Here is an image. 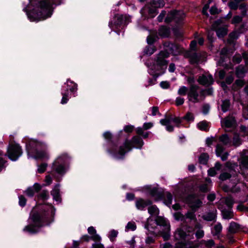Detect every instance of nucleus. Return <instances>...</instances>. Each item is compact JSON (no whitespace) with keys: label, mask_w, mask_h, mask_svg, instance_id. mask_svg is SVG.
Masks as SVG:
<instances>
[{"label":"nucleus","mask_w":248,"mask_h":248,"mask_svg":"<svg viewBox=\"0 0 248 248\" xmlns=\"http://www.w3.org/2000/svg\"><path fill=\"white\" fill-rule=\"evenodd\" d=\"M210 13L211 15H215L219 13V11L216 6H212L210 9Z\"/></svg>","instance_id":"774afa93"},{"label":"nucleus","mask_w":248,"mask_h":248,"mask_svg":"<svg viewBox=\"0 0 248 248\" xmlns=\"http://www.w3.org/2000/svg\"><path fill=\"white\" fill-rule=\"evenodd\" d=\"M174 237L175 240L178 241L175 244V248H186V228L185 226L178 228Z\"/></svg>","instance_id":"39448f33"},{"label":"nucleus","mask_w":248,"mask_h":248,"mask_svg":"<svg viewBox=\"0 0 248 248\" xmlns=\"http://www.w3.org/2000/svg\"><path fill=\"white\" fill-rule=\"evenodd\" d=\"M198 86L196 85H191L190 87L189 91L188 93V97L189 101L193 102H197L198 101V93L197 90Z\"/></svg>","instance_id":"4468645a"},{"label":"nucleus","mask_w":248,"mask_h":248,"mask_svg":"<svg viewBox=\"0 0 248 248\" xmlns=\"http://www.w3.org/2000/svg\"><path fill=\"white\" fill-rule=\"evenodd\" d=\"M155 49L153 46H148L145 50V53L148 55H151L154 53Z\"/></svg>","instance_id":"6e6d98bb"},{"label":"nucleus","mask_w":248,"mask_h":248,"mask_svg":"<svg viewBox=\"0 0 248 248\" xmlns=\"http://www.w3.org/2000/svg\"><path fill=\"white\" fill-rule=\"evenodd\" d=\"M144 144L142 140L139 137H134L131 140H126L123 145L120 146L116 154L120 156H123L125 154L132 149V145L134 144L137 148H141Z\"/></svg>","instance_id":"20e7f679"},{"label":"nucleus","mask_w":248,"mask_h":248,"mask_svg":"<svg viewBox=\"0 0 248 248\" xmlns=\"http://www.w3.org/2000/svg\"><path fill=\"white\" fill-rule=\"evenodd\" d=\"M47 165L46 163H43L38 166V168L37 169L38 172L39 173L44 172L47 167Z\"/></svg>","instance_id":"4d7b16f0"},{"label":"nucleus","mask_w":248,"mask_h":248,"mask_svg":"<svg viewBox=\"0 0 248 248\" xmlns=\"http://www.w3.org/2000/svg\"><path fill=\"white\" fill-rule=\"evenodd\" d=\"M155 223L153 220L151 218H148L147 219V224L146 225V228L147 230L151 232H154L155 231L154 227L152 226V223Z\"/></svg>","instance_id":"a19ab883"},{"label":"nucleus","mask_w":248,"mask_h":248,"mask_svg":"<svg viewBox=\"0 0 248 248\" xmlns=\"http://www.w3.org/2000/svg\"><path fill=\"white\" fill-rule=\"evenodd\" d=\"M222 230V226L220 223H217L216 224L212 231V233L213 236H217V238H219L221 231Z\"/></svg>","instance_id":"412c9836"},{"label":"nucleus","mask_w":248,"mask_h":248,"mask_svg":"<svg viewBox=\"0 0 248 248\" xmlns=\"http://www.w3.org/2000/svg\"><path fill=\"white\" fill-rule=\"evenodd\" d=\"M49 195L47 190H43L38 195V197L43 200H46L48 198Z\"/></svg>","instance_id":"8fccbe9b"},{"label":"nucleus","mask_w":248,"mask_h":248,"mask_svg":"<svg viewBox=\"0 0 248 248\" xmlns=\"http://www.w3.org/2000/svg\"><path fill=\"white\" fill-rule=\"evenodd\" d=\"M239 9L241 10V14L242 16H245L248 11V6L245 3H242L239 6Z\"/></svg>","instance_id":"58836bf2"},{"label":"nucleus","mask_w":248,"mask_h":248,"mask_svg":"<svg viewBox=\"0 0 248 248\" xmlns=\"http://www.w3.org/2000/svg\"><path fill=\"white\" fill-rule=\"evenodd\" d=\"M216 211L209 212L202 216V218L206 221L214 220L216 218Z\"/></svg>","instance_id":"b1692460"},{"label":"nucleus","mask_w":248,"mask_h":248,"mask_svg":"<svg viewBox=\"0 0 248 248\" xmlns=\"http://www.w3.org/2000/svg\"><path fill=\"white\" fill-rule=\"evenodd\" d=\"M216 33L219 38H222L227 34L228 30L226 27L219 28L216 30Z\"/></svg>","instance_id":"f704fd0d"},{"label":"nucleus","mask_w":248,"mask_h":248,"mask_svg":"<svg viewBox=\"0 0 248 248\" xmlns=\"http://www.w3.org/2000/svg\"><path fill=\"white\" fill-rule=\"evenodd\" d=\"M200 190L202 192H207L209 191V189L207 184H203L200 186Z\"/></svg>","instance_id":"680f3d73"},{"label":"nucleus","mask_w":248,"mask_h":248,"mask_svg":"<svg viewBox=\"0 0 248 248\" xmlns=\"http://www.w3.org/2000/svg\"><path fill=\"white\" fill-rule=\"evenodd\" d=\"M236 121L235 118L232 116H228L225 118L222 122V126L226 128H231L234 126Z\"/></svg>","instance_id":"f3484780"},{"label":"nucleus","mask_w":248,"mask_h":248,"mask_svg":"<svg viewBox=\"0 0 248 248\" xmlns=\"http://www.w3.org/2000/svg\"><path fill=\"white\" fill-rule=\"evenodd\" d=\"M198 126L201 130L207 131L208 129V124L206 121H202L198 124Z\"/></svg>","instance_id":"a18cd8bd"},{"label":"nucleus","mask_w":248,"mask_h":248,"mask_svg":"<svg viewBox=\"0 0 248 248\" xmlns=\"http://www.w3.org/2000/svg\"><path fill=\"white\" fill-rule=\"evenodd\" d=\"M238 3L239 2L231 0V1L228 3V6L231 9L236 10L239 7Z\"/></svg>","instance_id":"09e8293b"},{"label":"nucleus","mask_w":248,"mask_h":248,"mask_svg":"<svg viewBox=\"0 0 248 248\" xmlns=\"http://www.w3.org/2000/svg\"><path fill=\"white\" fill-rule=\"evenodd\" d=\"M30 219L32 224L26 226L24 231L34 233L37 232L36 227H40L46 220V217L37 212H33L30 216Z\"/></svg>","instance_id":"7ed1b4c3"},{"label":"nucleus","mask_w":248,"mask_h":248,"mask_svg":"<svg viewBox=\"0 0 248 248\" xmlns=\"http://www.w3.org/2000/svg\"><path fill=\"white\" fill-rule=\"evenodd\" d=\"M145 188L148 191L149 194L155 201L161 200L164 195V190L160 187L147 186Z\"/></svg>","instance_id":"9b49d317"},{"label":"nucleus","mask_w":248,"mask_h":248,"mask_svg":"<svg viewBox=\"0 0 248 248\" xmlns=\"http://www.w3.org/2000/svg\"><path fill=\"white\" fill-rule=\"evenodd\" d=\"M187 57L191 64L197 65L199 63L205 61L206 53L204 52H187Z\"/></svg>","instance_id":"0eeeda50"},{"label":"nucleus","mask_w":248,"mask_h":248,"mask_svg":"<svg viewBox=\"0 0 248 248\" xmlns=\"http://www.w3.org/2000/svg\"><path fill=\"white\" fill-rule=\"evenodd\" d=\"M152 202L149 200H144L142 199H140L136 202V206L138 209L140 210H143L147 206L151 205Z\"/></svg>","instance_id":"6ab92c4d"},{"label":"nucleus","mask_w":248,"mask_h":248,"mask_svg":"<svg viewBox=\"0 0 248 248\" xmlns=\"http://www.w3.org/2000/svg\"><path fill=\"white\" fill-rule=\"evenodd\" d=\"M158 34L162 37H168L170 34V31L168 29L165 27H161L158 31Z\"/></svg>","instance_id":"c9c22d12"},{"label":"nucleus","mask_w":248,"mask_h":248,"mask_svg":"<svg viewBox=\"0 0 248 248\" xmlns=\"http://www.w3.org/2000/svg\"><path fill=\"white\" fill-rule=\"evenodd\" d=\"M221 168V164L219 162H217L215 164V167L210 168L208 170V174L209 176L213 177L217 174V171L220 170Z\"/></svg>","instance_id":"aec40b11"},{"label":"nucleus","mask_w":248,"mask_h":248,"mask_svg":"<svg viewBox=\"0 0 248 248\" xmlns=\"http://www.w3.org/2000/svg\"><path fill=\"white\" fill-rule=\"evenodd\" d=\"M169 56V53L166 51H163L160 52L157 56L156 63L157 66L160 67L161 71L160 73H156L155 75V78L164 74L165 70L167 68V62L166 59Z\"/></svg>","instance_id":"423d86ee"},{"label":"nucleus","mask_w":248,"mask_h":248,"mask_svg":"<svg viewBox=\"0 0 248 248\" xmlns=\"http://www.w3.org/2000/svg\"><path fill=\"white\" fill-rule=\"evenodd\" d=\"M247 72V69L242 65H239L235 69L236 76L239 78H243Z\"/></svg>","instance_id":"4be33fe9"},{"label":"nucleus","mask_w":248,"mask_h":248,"mask_svg":"<svg viewBox=\"0 0 248 248\" xmlns=\"http://www.w3.org/2000/svg\"><path fill=\"white\" fill-rule=\"evenodd\" d=\"M242 144V140L237 133H234L232 138V145L236 147Z\"/></svg>","instance_id":"473e14b6"},{"label":"nucleus","mask_w":248,"mask_h":248,"mask_svg":"<svg viewBox=\"0 0 248 248\" xmlns=\"http://www.w3.org/2000/svg\"><path fill=\"white\" fill-rule=\"evenodd\" d=\"M36 158H48V155L45 151H40L36 153Z\"/></svg>","instance_id":"de8ad7c7"},{"label":"nucleus","mask_w":248,"mask_h":248,"mask_svg":"<svg viewBox=\"0 0 248 248\" xmlns=\"http://www.w3.org/2000/svg\"><path fill=\"white\" fill-rule=\"evenodd\" d=\"M231 106L230 100L229 99H225L222 100L221 105V108L223 112H225L229 110Z\"/></svg>","instance_id":"c756f323"},{"label":"nucleus","mask_w":248,"mask_h":248,"mask_svg":"<svg viewBox=\"0 0 248 248\" xmlns=\"http://www.w3.org/2000/svg\"><path fill=\"white\" fill-rule=\"evenodd\" d=\"M155 221L156 225L162 227V230L165 231L166 232L170 231V225L164 218L158 216Z\"/></svg>","instance_id":"dca6fc26"},{"label":"nucleus","mask_w":248,"mask_h":248,"mask_svg":"<svg viewBox=\"0 0 248 248\" xmlns=\"http://www.w3.org/2000/svg\"><path fill=\"white\" fill-rule=\"evenodd\" d=\"M202 202L197 195L192 194L187 196V205L191 210V212H187V219L190 220L191 229L193 231L194 228L201 227V224L197 220L195 213L202 206Z\"/></svg>","instance_id":"f03ea898"},{"label":"nucleus","mask_w":248,"mask_h":248,"mask_svg":"<svg viewBox=\"0 0 248 248\" xmlns=\"http://www.w3.org/2000/svg\"><path fill=\"white\" fill-rule=\"evenodd\" d=\"M198 243L193 244L190 241H187V248H198Z\"/></svg>","instance_id":"0e129e2a"},{"label":"nucleus","mask_w":248,"mask_h":248,"mask_svg":"<svg viewBox=\"0 0 248 248\" xmlns=\"http://www.w3.org/2000/svg\"><path fill=\"white\" fill-rule=\"evenodd\" d=\"M217 139L215 137H211L208 138L206 140V144L209 147H210L214 142H216Z\"/></svg>","instance_id":"864d4df0"},{"label":"nucleus","mask_w":248,"mask_h":248,"mask_svg":"<svg viewBox=\"0 0 248 248\" xmlns=\"http://www.w3.org/2000/svg\"><path fill=\"white\" fill-rule=\"evenodd\" d=\"M240 168L248 171V156H242L240 163ZM248 174V172H247Z\"/></svg>","instance_id":"bb28decb"},{"label":"nucleus","mask_w":248,"mask_h":248,"mask_svg":"<svg viewBox=\"0 0 248 248\" xmlns=\"http://www.w3.org/2000/svg\"><path fill=\"white\" fill-rule=\"evenodd\" d=\"M209 155L207 153L202 154L199 157V161L200 164L206 165L209 160Z\"/></svg>","instance_id":"72a5a7b5"},{"label":"nucleus","mask_w":248,"mask_h":248,"mask_svg":"<svg viewBox=\"0 0 248 248\" xmlns=\"http://www.w3.org/2000/svg\"><path fill=\"white\" fill-rule=\"evenodd\" d=\"M160 85L163 89H168L170 87V84L168 81H162L160 83Z\"/></svg>","instance_id":"338daca9"},{"label":"nucleus","mask_w":248,"mask_h":248,"mask_svg":"<svg viewBox=\"0 0 248 248\" xmlns=\"http://www.w3.org/2000/svg\"><path fill=\"white\" fill-rule=\"evenodd\" d=\"M225 166L228 168V170L226 171L222 172L219 176V179L222 181L231 178L232 176L234 175V172H235L233 168L238 166L237 164H232L230 162H227L225 163Z\"/></svg>","instance_id":"9d476101"},{"label":"nucleus","mask_w":248,"mask_h":248,"mask_svg":"<svg viewBox=\"0 0 248 248\" xmlns=\"http://www.w3.org/2000/svg\"><path fill=\"white\" fill-rule=\"evenodd\" d=\"M225 204L228 208H232L233 204V200L231 197H228L224 199Z\"/></svg>","instance_id":"37998d69"},{"label":"nucleus","mask_w":248,"mask_h":248,"mask_svg":"<svg viewBox=\"0 0 248 248\" xmlns=\"http://www.w3.org/2000/svg\"><path fill=\"white\" fill-rule=\"evenodd\" d=\"M232 208L228 209H224L221 211L223 218L225 219H229L233 217V213L231 210Z\"/></svg>","instance_id":"a878e982"},{"label":"nucleus","mask_w":248,"mask_h":248,"mask_svg":"<svg viewBox=\"0 0 248 248\" xmlns=\"http://www.w3.org/2000/svg\"><path fill=\"white\" fill-rule=\"evenodd\" d=\"M150 4L153 8H158L164 6L165 3L163 0H152Z\"/></svg>","instance_id":"7c9ffc66"},{"label":"nucleus","mask_w":248,"mask_h":248,"mask_svg":"<svg viewBox=\"0 0 248 248\" xmlns=\"http://www.w3.org/2000/svg\"><path fill=\"white\" fill-rule=\"evenodd\" d=\"M103 136L106 140H110L112 138L111 133L108 131L105 132L103 134Z\"/></svg>","instance_id":"69168bd1"},{"label":"nucleus","mask_w":248,"mask_h":248,"mask_svg":"<svg viewBox=\"0 0 248 248\" xmlns=\"http://www.w3.org/2000/svg\"><path fill=\"white\" fill-rule=\"evenodd\" d=\"M178 15L177 12H171L167 17L165 18V22L169 23L170 22L173 18H175L176 16Z\"/></svg>","instance_id":"c03bdc74"},{"label":"nucleus","mask_w":248,"mask_h":248,"mask_svg":"<svg viewBox=\"0 0 248 248\" xmlns=\"http://www.w3.org/2000/svg\"><path fill=\"white\" fill-rule=\"evenodd\" d=\"M191 223L190 222V220L189 221V224L188 225H187V232H192L191 235L192 237H193L194 234V230L195 229H200L202 227L201 226L200 228H194L193 231L191 229ZM195 235L198 239L202 238L204 235V232L203 230L199 229L196 232Z\"/></svg>","instance_id":"a211bd4d"},{"label":"nucleus","mask_w":248,"mask_h":248,"mask_svg":"<svg viewBox=\"0 0 248 248\" xmlns=\"http://www.w3.org/2000/svg\"><path fill=\"white\" fill-rule=\"evenodd\" d=\"M244 16H235L233 17L232 19L231 23L232 24H237L241 23L243 20V18Z\"/></svg>","instance_id":"ea45409f"},{"label":"nucleus","mask_w":248,"mask_h":248,"mask_svg":"<svg viewBox=\"0 0 248 248\" xmlns=\"http://www.w3.org/2000/svg\"><path fill=\"white\" fill-rule=\"evenodd\" d=\"M239 228V224L234 222H232L230 224L228 231L231 233H235L237 232Z\"/></svg>","instance_id":"cd10ccee"},{"label":"nucleus","mask_w":248,"mask_h":248,"mask_svg":"<svg viewBox=\"0 0 248 248\" xmlns=\"http://www.w3.org/2000/svg\"><path fill=\"white\" fill-rule=\"evenodd\" d=\"M26 203V199L23 196L19 197V204L21 206H24Z\"/></svg>","instance_id":"e2e57ef3"},{"label":"nucleus","mask_w":248,"mask_h":248,"mask_svg":"<svg viewBox=\"0 0 248 248\" xmlns=\"http://www.w3.org/2000/svg\"><path fill=\"white\" fill-rule=\"evenodd\" d=\"M88 232L89 234L92 235L91 238L93 240L98 241L100 239V237L96 233V231L93 227H90L88 229Z\"/></svg>","instance_id":"2f4dec72"},{"label":"nucleus","mask_w":248,"mask_h":248,"mask_svg":"<svg viewBox=\"0 0 248 248\" xmlns=\"http://www.w3.org/2000/svg\"><path fill=\"white\" fill-rule=\"evenodd\" d=\"M62 1V0H31L25 11L31 21L44 20L51 16V5L60 4Z\"/></svg>","instance_id":"f257e3e1"},{"label":"nucleus","mask_w":248,"mask_h":248,"mask_svg":"<svg viewBox=\"0 0 248 248\" xmlns=\"http://www.w3.org/2000/svg\"><path fill=\"white\" fill-rule=\"evenodd\" d=\"M59 184H57L51 192V194L53 196L54 199L56 201H60L61 200L60 189L59 188Z\"/></svg>","instance_id":"393cba45"},{"label":"nucleus","mask_w":248,"mask_h":248,"mask_svg":"<svg viewBox=\"0 0 248 248\" xmlns=\"http://www.w3.org/2000/svg\"><path fill=\"white\" fill-rule=\"evenodd\" d=\"M202 242L207 248H212L215 247V242L212 239L207 241L202 240Z\"/></svg>","instance_id":"49530a36"},{"label":"nucleus","mask_w":248,"mask_h":248,"mask_svg":"<svg viewBox=\"0 0 248 248\" xmlns=\"http://www.w3.org/2000/svg\"><path fill=\"white\" fill-rule=\"evenodd\" d=\"M22 153L20 146L17 144H12L8 148L7 155L13 161H15Z\"/></svg>","instance_id":"1a4fd4ad"},{"label":"nucleus","mask_w":248,"mask_h":248,"mask_svg":"<svg viewBox=\"0 0 248 248\" xmlns=\"http://www.w3.org/2000/svg\"><path fill=\"white\" fill-rule=\"evenodd\" d=\"M225 148L221 144L218 143L216 145V154L217 156L221 157L222 161H226L229 155L227 152H224Z\"/></svg>","instance_id":"2eb2a0df"},{"label":"nucleus","mask_w":248,"mask_h":248,"mask_svg":"<svg viewBox=\"0 0 248 248\" xmlns=\"http://www.w3.org/2000/svg\"><path fill=\"white\" fill-rule=\"evenodd\" d=\"M198 49L197 41L194 40L192 41L189 45V50L188 52H195Z\"/></svg>","instance_id":"79ce46f5"},{"label":"nucleus","mask_w":248,"mask_h":248,"mask_svg":"<svg viewBox=\"0 0 248 248\" xmlns=\"http://www.w3.org/2000/svg\"><path fill=\"white\" fill-rule=\"evenodd\" d=\"M218 140L224 145H231V138L227 134L220 136L218 137Z\"/></svg>","instance_id":"5701e85b"},{"label":"nucleus","mask_w":248,"mask_h":248,"mask_svg":"<svg viewBox=\"0 0 248 248\" xmlns=\"http://www.w3.org/2000/svg\"><path fill=\"white\" fill-rule=\"evenodd\" d=\"M173 216L175 219L178 221H182L184 219V216L179 212H176L174 214Z\"/></svg>","instance_id":"603ef678"},{"label":"nucleus","mask_w":248,"mask_h":248,"mask_svg":"<svg viewBox=\"0 0 248 248\" xmlns=\"http://www.w3.org/2000/svg\"><path fill=\"white\" fill-rule=\"evenodd\" d=\"M186 118V116H184L181 119L179 118H172L171 117H166L165 119H161L160 121V124L165 125L166 127V129L169 132H171L173 130V127L171 125L173 123L176 126H179L180 124L182 122V119Z\"/></svg>","instance_id":"6e6552de"},{"label":"nucleus","mask_w":248,"mask_h":248,"mask_svg":"<svg viewBox=\"0 0 248 248\" xmlns=\"http://www.w3.org/2000/svg\"><path fill=\"white\" fill-rule=\"evenodd\" d=\"M69 156L67 154H63L57 158V161H55L53 163V167L55 171L58 173H63L65 172V169L62 165H57V163L61 162L63 159L66 160L68 159Z\"/></svg>","instance_id":"f8f14e48"},{"label":"nucleus","mask_w":248,"mask_h":248,"mask_svg":"<svg viewBox=\"0 0 248 248\" xmlns=\"http://www.w3.org/2000/svg\"><path fill=\"white\" fill-rule=\"evenodd\" d=\"M126 228L127 230H131L134 231L136 229V225L134 222H128L126 226Z\"/></svg>","instance_id":"13d9d810"},{"label":"nucleus","mask_w":248,"mask_h":248,"mask_svg":"<svg viewBox=\"0 0 248 248\" xmlns=\"http://www.w3.org/2000/svg\"><path fill=\"white\" fill-rule=\"evenodd\" d=\"M25 193L27 196L32 197L34 194L35 191L32 187H30L26 190Z\"/></svg>","instance_id":"bf43d9fd"},{"label":"nucleus","mask_w":248,"mask_h":248,"mask_svg":"<svg viewBox=\"0 0 248 248\" xmlns=\"http://www.w3.org/2000/svg\"><path fill=\"white\" fill-rule=\"evenodd\" d=\"M160 232L165 240L169 239L170 237V232H166V231L164 230H160Z\"/></svg>","instance_id":"052dcab7"},{"label":"nucleus","mask_w":248,"mask_h":248,"mask_svg":"<svg viewBox=\"0 0 248 248\" xmlns=\"http://www.w3.org/2000/svg\"><path fill=\"white\" fill-rule=\"evenodd\" d=\"M62 97L61 100V103L62 104H65L67 102L68 100V90L66 91V92L65 93H62Z\"/></svg>","instance_id":"5fc2aeb1"},{"label":"nucleus","mask_w":248,"mask_h":248,"mask_svg":"<svg viewBox=\"0 0 248 248\" xmlns=\"http://www.w3.org/2000/svg\"><path fill=\"white\" fill-rule=\"evenodd\" d=\"M148 212L152 216H157L159 214V210L155 205H152L148 207Z\"/></svg>","instance_id":"e433bc0d"},{"label":"nucleus","mask_w":248,"mask_h":248,"mask_svg":"<svg viewBox=\"0 0 248 248\" xmlns=\"http://www.w3.org/2000/svg\"><path fill=\"white\" fill-rule=\"evenodd\" d=\"M166 199L165 200V202L167 205H170L171 203L172 200V196L169 192H167L165 194Z\"/></svg>","instance_id":"3c124183"},{"label":"nucleus","mask_w":248,"mask_h":248,"mask_svg":"<svg viewBox=\"0 0 248 248\" xmlns=\"http://www.w3.org/2000/svg\"><path fill=\"white\" fill-rule=\"evenodd\" d=\"M245 84L244 80L239 79L235 80L234 84L232 85V89L234 91H237L238 88L242 87Z\"/></svg>","instance_id":"c85d7f7f"},{"label":"nucleus","mask_w":248,"mask_h":248,"mask_svg":"<svg viewBox=\"0 0 248 248\" xmlns=\"http://www.w3.org/2000/svg\"><path fill=\"white\" fill-rule=\"evenodd\" d=\"M198 80L200 84L207 87L209 86L214 82L212 76L209 74H203L200 76Z\"/></svg>","instance_id":"ddd939ff"},{"label":"nucleus","mask_w":248,"mask_h":248,"mask_svg":"<svg viewBox=\"0 0 248 248\" xmlns=\"http://www.w3.org/2000/svg\"><path fill=\"white\" fill-rule=\"evenodd\" d=\"M39 145H40V143L33 139L29 140L27 143V146L31 148H36Z\"/></svg>","instance_id":"4c0bfd02"}]
</instances>
